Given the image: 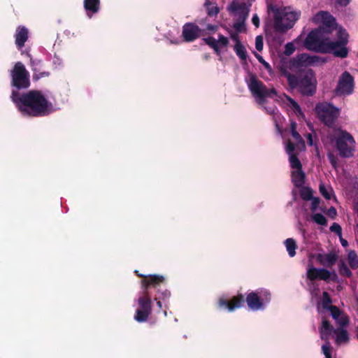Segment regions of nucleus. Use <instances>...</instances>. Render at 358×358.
Wrapping results in <instances>:
<instances>
[{"label":"nucleus","mask_w":358,"mask_h":358,"mask_svg":"<svg viewBox=\"0 0 358 358\" xmlns=\"http://www.w3.org/2000/svg\"><path fill=\"white\" fill-rule=\"evenodd\" d=\"M245 82L255 102L259 106L264 108L268 113L271 115L276 114L275 107L266 108L264 106L268 98H275V101L292 109L299 118L304 117L300 106L296 101L285 94L278 95L274 88H267L255 74L249 73L245 78Z\"/></svg>","instance_id":"nucleus-1"},{"label":"nucleus","mask_w":358,"mask_h":358,"mask_svg":"<svg viewBox=\"0 0 358 358\" xmlns=\"http://www.w3.org/2000/svg\"><path fill=\"white\" fill-rule=\"evenodd\" d=\"M11 99L25 115L44 116L56 110L52 94L49 92L31 90L20 96L13 90Z\"/></svg>","instance_id":"nucleus-2"},{"label":"nucleus","mask_w":358,"mask_h":358,"mask_svg":"<svg viewBox=\"0 0 358 358\" xmlns=\"http://www.w3.org/2000/svg\"><path fill=\"white\" fill-rule=\"evenodd\" d=\"M337 36L338 41H331L329 38L323 37L321 28H318L308 34L304 41V45L310 50L332 52L336 57H345L348 52L346 48L348 34L345 29L339 28Z\"/></svg>","instance_id":"nucleus-3"},{"label":"nucleus","mask_w":358,"mask_h":358,"mask_svg":"<svg viewBox=\"0 0 358 358\" xmlns=\"http://www.w3.org/2000/svg\"><path fill=\"white\" fill-rule=\"evenodd\" d=\"M271 301V294L266 289H258L248 293L245 299L244 295L238 294L230 299L220 298L217 301V308L227 309L229 312H234L236 309L241 308L245 301L248 308L252 310H259L264 308L265 304Z\"/></svg>","instance_id":"nucleus-4"},{"label":"nucleus","mask_w":358,"mask_h":358,"mask_svg":"<svg viewBox=\"0 0 358 358\" xmlns=\"http://www.w3.org/2000/svg\"><path fill=\"white\" fill-rule=\"evenodd\" d=\"M267 10L273 16V27L276 31L285 32L291 29L301 16V11L290 6L268 4Z\"/></svg>","instance_id":"nucleus-5"},{"label":"nucleus","mask_w":358,"mask_h":358,"mask_svg":"<svg viewBox=\"0 0 358 358\" xmlns=\"http://www.w3.org/2000/svg\"><path fill=\"white\" fill-rule=\"evenodd\" d=\"M324 142L325 144H335L341 157H350L353 155L355 142L352 136L345 131L340 129L333 130Z\"/></svg>","instance_id":"nucleus-6"},{"label":"nucleus","mask_w":358,"mask_h":358,"mask_svg":"<svg viewBox=\"0 0 358 358\" xmlns=\"http://www.w3.org/2000/svg\"><path fill=\"white\" fill-rule=\"evenodd\" d=\"M135 273L138 277L143 278L141 283L144 289L142 296H139L138 299V309L152 313V300L150 289L152 287L156 288L160 282H164L165 279L162 275H144L138 273V271H135Z\"/></svg>","instance_id":"nucleus-7"},{"label":"nucleus","mask_w":358,"mask_h":358,"mask_svg":"<svg viewBox=\"0 0 358 358\" xmlns=\"http://www.w3.org/2000/svg\"><path fill=\"white\" fill-rule=\"evenodd\" d=\"M320 338L324 341H329L332 333L336 335V342L337 344L345 343L349 341V335L346 329L343 328L334 329L329 321L322 318L321 327L319 329Z\"/></svg>","instance_id":"nucleus-8"},{"label":"nucleus","mask_w":358,"mask_h":358,"mask_svg":"<svg viewBox=\"0 0 358 358\" xmlns=\"http://www.w3.org/2000/svg\"><path fill=\"white\" fill-rule=\"evenodd\" d=\"M294 149L291 145L287 147V154L289 155V162L291 167V177L296 187H301L305 182V173L302 171V164L297 156L294 155Z\"/></svg>","instance_id":"nucleus-9"},{"label":"nucleus","mask_w":358,"mask_h":358,"mask_svg":"<svg viewBox=\"0 0 358 358\" xmlns=\"http://www.w3.org/2000/svg\"><path fill=\"white\" fill-rule=\"evenodd\" d=\"M315 110L317 117L327 126L332 125L340 113L338 108L327 102L317 103Z\"/></svg>","instance_id":"nucleus-10"},{"label":"nucleus","mask_w":358,"mask_h":358,"mask_svg":"<svg viewBox=\"0 0 358 358\" xmlns=\"http://www.w3.org/2000/svg\"><path fill=\"white\" fill-rule=\"evenodd\" d=\"M12 85L17 89L27 88L30 85L29 74L21 62H17L11 71Z\"/></svg>","instance_id":"nucleus-11"},{"label":"nucleus","mask_w":358,"mask_h":358,"mask_svg":"<svg viewBox=\"0 0 358 358\" xmlns=\"http://www.w3.org/2000/svg\"><path fill=\"white\" fill-rule=\"evenodd\" d=\"M326 60L316 55L301 54L289 62L290 69H300L303 66H313L320 63H324Z\"/></svg>","instance_id":"nucleus-12"},{"label":"nucleus","mask_w":358,"mask_h":358,"mask_svg":"<svg viewBox=\"0 0 358 358\" xmlns=\"http://www.w3.org/2000/svg\"><path fill=\"white\" fill-rule=\"evenodd\" d=\"M313 22L318 24L321 31L323 29H327V31H331V30L336 26L334 17L327 11L318 12L313 18Z\"/></svg>","instance_id":"nucleus-13"},{"label":"nucleus","mask_w":358,"mask_h":358,"mask_svg":"<svg viewBox=\"0 0 358 358\" xmlns=\"http://www.w3.org/2000/svg\"><path fill=\"white\" fill-rule=\"evenodd\" d=\"M300 90L303 94H312L316 89V78L313 71H307L299 81Z\"/></svg>","instance_id":"nucleus-14"},{"label":"nucleus","mask_w":358,"mask_h":358,"mask_svg":"<svg viewBox=\"0 0 358 358\" xmlns=\"http://www.w3.org/2000/svg\"><path fill=\"white\" fill-rule=\"evenodd\" d=\"M291 131L293 138V142L291 140H288L285 143V150L287 151V147L289 144L294 149V153L295 156L305 148V143L301 137L300 134L296 131V124L292 122L291 124Z\"/></svg>","instance_id":"nucleus-15"},{"label":"nucleus","mask_w":358,"mask_h":358,"mask_svg":"<svg viewBox=\"0 0 358 358\" xmlns=\"http://www.w3.org/2000/svg\"><path fill=\"white\" fill-rule=\"evenodd\" d=\"M354 83L352 77L348 73L342 74L339 79L337 91L341 94H350L353 91Z\"/></svg>","instance_id":"nucleus-16"},{"label":"nucleus","mask_w":358,"mask_h":358,"mask_svg":"<svg viewBox=\"0 0 358 358\" xmlns=\"http://www.w3.org/2000/svg\"><path fill=\"white\" fill-rule=\"evenodd\" d=\"M206 42L209 46L213 48L218 55H220L222 51L227 49L229 45L228 38L222 35H219L217 39L213 37H208L206 39Z\"/></svg>","instance_id":"nucleus-17"},{"label":"nucleus","mask_w":358,"mask_h":358,"mask_svg":"<svg viewBox=\"0 0 358 358\" xmlns=\"http://www.w3.org/2000/svg\"><path fill=\"white\" fill-rule=\"evenodd\" d=\"M330 276V271L324 268H317L311 266L308 268L307 271V278L311 281H314L317 279L327 281Z\"/></svg>","instance_id":"nucleus-18"},{"label":"nucleus","mask_w":358,"mask_h":358,"mask_svg":"<svg viewBox=\"0 0 358 358\" xmlns=\"http://www.w3.org/2000/svg\"><path fill=\"white\" fill-rule=\"evenodd\" d=\"M338 259V253L333 250L327 254L319 253L316 255L317 261L323 266L331 268Z\"/></svg>","instance_id":"nucleus-19"},{"label":"nucleus","mask_w":358,"mask_h":358,"mask_svg":"<svg viewBox=\"0 0 358 358\" xmlns=\"http://www.w3.org/2000/svg\"><path fill=\"white\" fill-rule=\"evenodd\" d=\"M200 29L198 26L187 23L184 25L182 29V36L186 41H192L199 37Z\"/></svg>","instance_id":"nucleus-20"},{"label":"nucleus","mask_w":358,"mask_h":358,"mask_svg":"<svg viewBox=\"0 0 358 358\" xmlns=\"http://www.w3.org/2000/svg\"><path fill=\"white\" fill-rule=\"evenodd\" d=\"M29 38V30L24 26L17 27L15 38V44L18 48H22Z\"/></svg>","instance_id":"nucleus-21"},{"label":"nucleus","mask_w":358,"mask_h":358,"mask_svg":"<svg viewBox=\"0 0 358 358\" xmlns=\"http://www.w3.org/2000/svg\"><path fill=\"white\" fill-rule=\"evenodd\" d=\"M230 12L245 17L248 13V7L244 2L233 1L229 6Z\"/></svg>","instance_id":"nucleus-22"},{"label":"nucleus","mask_w":358,"mask_h":358,"mask_svg":"<svg viewBox=\"0 0 358 358\" xmlns=\"http://www.w3.org/2000/svg\"><path fill=\"white\" fill-rule=\"evenodd\" d=\"M99 0H85L84 7L87 11V15L91 17L92 14L96 13L99 10Z\"/></svg>","instance_id":"nucleus-23"},{"label":"nucleus","mask_w":358,"mask_h":358,"mask_svg":"<svg viewBox=\"0 0 358 358\" xmlns=\"http://www.w3.org/2000/svg\"><path fill=\"white\" fill-rule=\"evenodd\" d=\"M319 191L324 199L329 200L334 198L336 200L334 191L330 185L320 182L319 185Z\"/></svg>","instance_id":"nucleus-24"},{"label":"nucleus","mask_w":358,"mask_h":358,"mask_svg":"<svg viewBox=\"0 0 358 358\" xmlns=\"http://www.w3.org/2000/svg\"><path fill=\"white\" fill-rule=\"evenodd\" d=\"M31 64L32 66V70L35 72L34 76L37 79L43 77H48L49 73L47 71L40 72V66L41 65V61L40 59H31Z\"/></svg>","instance_id":"nucleus-25"},{"label":"nucleus","mask_w":358,"mask_h":358,"mask_svg":"<svg viewBox=\"0 0 358 358\" xmlns=\"http://www.w3.org/2000/svg\"><path fill=\"white\" fill-rule=\"evenodd\" d=\"M330 230H331V232H334V233H335L336 234L338 235V236L339 237V239H340V241H341V243L342 246H348V241L343 238V237H342V229H341V226L338 224L334 223L330 227Z\"/></svg>","instance_id":"nucleus-26"},{"label":"nucleus","mask_w":358,"mask_h":358,"mask_svg":"<svg viewBox=\"0 0 358 358\" xmlns=\"http://www.w3.org/2000/svg\"><path fill=\"white\" fill-rule=\"evenodd\" d=\"M150 315L151 313H149L147 311H144L143 310H140L138 308L136 310V313L134 315V318L136 322L142 323L146 322L148 320L149 316Z\"/></svg>","instance_id":"nucleus-27"},{"label":"nucleus","mask_w":358,"mask_h":358,"mask_svg":"<svg viewBox=\"0 0 358 358\" xmlns=\"http://www.w3.org/2000/svg\"><path fill=\"white\" fill-rule=\"evenodd\" d=\"M234 51L238 55V57L242 60H246L247 59V52L245 47L242 45L241 43H235L234 47Z\"/></svg>","instance_id":"nucleus-28"},{"label":"nucleus","mask_w":358,"mask_h":358,"mask_svg":"<svg viewBox=\"0 0 358 358\" xmlns=\"http://www.w3.org/2000/svg\"><path fill=\"white\" fill-rule=\"evenodd\" d=\"M348 262L352 269L358 267V257L354 250H351L348 253Z\"/></svg>","instance_id":"nucleus-29"},{"label":"nucleus","mask_w":358,"mask_h":358,"mask_svg":"<svg viewBox=\"0 0 358 358\" xmlns=\"http://www.w3.org/2000/svg\"><path fill=\"white\" fill-rule=\"evenodd\" d=\"M205 6L206 7L208 15H216L219 13L217 6L212 3L210 0H206Z\"/></svg>","instance_id":"nucleus-30"},{"label":"nucleus","mask_w":358,"mask_h":358,"mask_svg":"<svg viewBox=\"0 0 358 358\" xmlns=\"http://www.w3.org/2000/svg\"><path fill=\"white\" fill-rule=\"evenodd\" d=\"M338 268H339V272H340L341 275L347 276L348 278L352 275V272L350 270V268L348 267V266L346 265L344 260H343V259L340 260L339 264H338Z\"/></svg>","instance_id":"nucleus-31"},{"label":"nucleus","mask_w":358,"mask_h":358,"mask_svg":"<svg viewBox=\"0 0 358 358\" xmlns=\"http://www.w3.org/2000/svg\"><path fill=\"white\" fill-rule=\"evenodd\" d=\"M299 40V38H298L294 42L287 43L285 46L284 54L287 56L292 55L296 50L294 43H298Z\"/></svg>","instance_id":"nucleus-32"},{"label":"nucleus","mask_w":358,"mask_h":358,"mask_svg":"<svg viewBox=\"0 0 358 358\" xmlns=\"http://www.w3.org/2000/svg\"><path fill=\"white\" fill-rule=\"evenodd\" d=\"M301 196L304 200H310L313 196V190L310 187H303L301 189L300 192Z\"/></svg>","instance_id":"nucleus-33"},{"label":"nucleus","mask_w":358,"mask_h":358,"mask_svg":"<svg viewBox=\"0 0 358 358\" xmlns=\"http://www.w3.org/2000/svg\"><path fill=\"white\" fill-rule=\"evenodd\" d=\"M313 220L320 224V225H326L327 220L324 215L320 213H315L312 215Z\"/></svg>","instance_id":"nucleus-34"},{"label":"nucleus","mask_w":358,"mask_h":358,"mask_svg":"<svg viewBox=\"0 0 358 358\" xmlns=\"http://www.w3.org/2000/svg\"><path fill=\"white\" fill-rule=\"evenodd\" d=\"M162 282H160L159 284H161ZM160 287V285H159L155 289H157V292L159 294V296L158 297H155V300H157V299H162V300H166V299H169L171 296V293L170 292L165 289L164 290H162L161 291V289L158 287Z\"/></svg>","instance_id":"nucleus-35"},{"label":"nucleus","mask_w":358,"mask_h":358,"mask_svg":"<svg viewBox=\"0 0 358 358\" xmlns=\"http://www.w3.org/2000/svg\"><path fill=\"white\" fill-rule=\"evenodd\" d=\"M336 321L337 324L339 325L338 328L344 329V327L348 325L349 324V318L345 314H342Z\"/></svg>","instance_id":"nucleus-36"},{"label":"nucleus","mask_w":358,"mask_h":358,"mask_svg":"<svg viewBox=\"0 0 358 358\" xmlns=\"http://www.w3.org/2000/svg\"><path fill=\"white\" fill-rule=\"evenodd\" d=\"M285 74L287 78V81H288L290 87H296L299 86L300 87L299 81L294 76H292L289 73H285Z\"/></svg>","instance_id":"nucleus-37"},{"label":"nucleus","mask_w":358,"mask_h":358,"mask_svg":"<svg viewBox=\"0 0 358 358\" xmlns=\"http://www.w3.org/2000/svg\"><path fill=\"white\" fill-rule=\"evenodd\" d=\"M328 309L330 310L331 315L335 320L338 319V317L342 315L340 309L336 306H329Z\"/></svg>","instance_id":"nucleus-38"},{"label":"nucleus","mask_w":358,"mask_h":358,"mask_svg":"<svg viewBox=\"0 0 358 358\" xmlns=\"http://www.w3.org/2000/svg\"><path fill=\"white\" fill-rule=\"evenodd\" d=\"M322 352L326 358H331V348L329 341L322 346Z\"/></svg>","instance_id":"nucleus-39"},{"label":"nucleus","mask_w":358,"mask_h":358,"mask_svg":"<svg viewBox=\"0 0 358 358\" xmlns=\"http://www.w3.org/2000/svg\"><path fill=\"white\" fill-rule=\"evenodd\" d=\"M255 56L258 59V61L263 64V66L268 71V72L271 73L272 68L270 66V64L267 62H266L260 55L255 53Z\"/></svg>","instance_id":"nucleus-40"},{"label":"nucleus","mask_w":358,"mask_h":358,"mask_svg":"<svg viewBox=\"0 0 358 358\" xmlns=\"http://www.w3.org/2000/svg\"><path fill=\"white\" fill-rule=\"evenodd\" d=\"M323 296V307L325 308H328V305L331 303V299L327 292H324L322 293Z\"/></svg>","instance_id":"nucleus-41"},{"label":"nucleus","mask_w":358,"mask_h":358,"mask_svg":"<svg viewBox=\"0 0 358 358\" xmlns=\"http://www.w3.org/2000/svg\"><path fill=\"white\" fill-rule=\"evenodd\" d=\"M264 43L263 38L261 36H257L255 38V48L257 50L262 51L263 50Z\"/></svg>","instance_id":"nucleus-42"},{"label":"nucleus","mask_w":358,"mask_h":358,"mask_svg":"<svg viewBox=\"0 0 358 358\" xmlns=\"http://www.w3.org/2000/svg\"><path fill=\"white\" fill-rule=\"evenodd\" d=\"M310 200H311V210L314 212L318 208L320 203V200L317 197H313Z\"/></svg>","instance_id":"nucleus-43"},{"label":"nucleus","mask_w":358,"mask_h":358,"mask_svg":"<svg viewBox=\"0 0 358 358\" xmlns=\"http://www.w3.org/2000/svg\"><path fill=\"white\" fill-rule=\"evenodd\" d=\"M328 157H329V161H330V162H331V165H332L334 168H336V166H337V160H336V157H335L333 154L329 153V154L328 155Z\"/></svg>","instance_id":"nucleus-44"},{"label":"nucleus","mask_w":358,"mask_h":358,"mask_svg":"<svg viewBox=\"0 0 358 358\" xmlns=\"http://www.w3.org/2000/svg\"><path fill=\"white\" fill-rule=\"evenodd\" d=\"M285 246H296V241L294 238H289L285 241Z\"/></svg>","instance_id":"nucleus-45"},{"label":"nucleus","mask_w":358,"mask_h":358,"mask_svg":"<svg viewBox=\"0 0 358 358\" xmlns=\"http://www.w3.org/2000/svg\"><path fill=\"white\" fill-rule=\"evenodd\" d=\"M327 214L330 217H332V218L335 217V216L336 215V210L335 208H334V207L330 208L327 210Z\"/></svg>","instance_id":"nucleus-46"},{"label":"nucleus","mask_w":358,"mask_h":358,"mask_svg":"<svg viewBox=\"0 0 358 358\" xmlns=\"http://www.w3.org/2000/svg\"><path fill=\"white\" fill-rule=\"evenodd\" d=\"M252 22L256 27H258L259 26V18L257 14L252 16Z\"/></svg>","instance_id":"nucleus-47"},{"label":"nucleus","mask_w":358,"mask_h":358,"mask_svg":"<svg viewBox=\"0 0 358 358\" xmlns=\"http://www.w3.org/2000/svg\"><path fill=\"white\" fill-rule=\"evenodd\" d=\"M296 248H287L289 255L292 257L296 255L295 249Z\"/></svg>","instance_id":"nucleus-48"},{"label":"nucleus","mask_w":358,"mask_h":358,"mask_svg":"<svg viewBox=\"0 0 358 358\" xmlns=\"http://www.w3.org/2000/svg\"><path fill=\"white\" fill-rule=\"evenodd\" d=\"M231 38L235 42V43H241V41H239L238 34H231Z\"/></svg>","instance_id":"nucleus-49"},{"label":"nucleus","mask_w":358,"mask_h":358,"mask_svg":"<svg viewBox=\"0 0 358 358\" xmlns=\"http://www.w3.org/2000/svg\"><path fill=\"white\" fill-rule=\"evenodd\" d=\"M307 140H308V143L310 145H313V136L311 134H308L307 135Z\"/></svg>","instance_id":"nucleus-50"},{"label":"nucleus","mask_w":358,"mask_h":358,"mask_svg":"<svg viewBox=\"0 0 358 358\" xmlns=\"http://www.w3.org/2000/svg\"><path fill=\"white\" fill-rule=\"evenodd\" d=\"M337 2L341 6H346L350 2V0H337Z\"/></svg>","instance_id":"nucleus-51"},{"label":"nucleus","mask_w":358,"mask_h":358,"mask_svg":"<svg viewBox=\"0 0 358 358\" xmlns=\"http://www.w3.org/2000/svg\"><path fill=\"white\" fill-rule=\"evenodd\" d=\"M216 29V27L215 26H213V25H208L207 27V29L209 30V31H213V30H215Z\"/></svg>","instance_id":"nucleus-52"},{"label":"nucleus","mask_w":358,"mask_h":358,"mask_svg":"<svg viewBox=\"0 0 358 358\" xmlns=\"http://www.w3.org/2000/svg\"><path fill=\"white\" fill-rule=\"evenodd\" d=\"M157 306L159 307V309L162 308V302H161L160 299H159V301L157 302Z\"/></svg>","instance_id":"nucleus-53"},{"label":"nucleus","mask_w":358,"mask_h":358,"mask_svg":"<svg viewBox=\"0 0 358 358\" xmlns=\"http://www.w3.org/2000/svg\"><path fill=\"white\" fill-rule=\"evenodd\" d=\"M357 268H358V267H357Z\"/></svg>","instance_id":"nucleus-54"}]
</instances>
